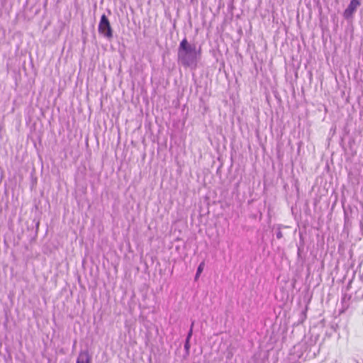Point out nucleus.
<instances>
[{
  "label": "nucleus",
  "instance_id": "nucleus-4",
  "mask_svg": "<svg viewBox=\"0 0 363 363\" xmlns=\"http://www.w3.org/2000/svg\"><path fill=\"white\" fill-rule=\"evenodd\" d=\"M91 356L87 350H81L77 359L76 363H91Z\"/></svg>",
  "mask_w": 363,
  "mask_h": 363
},
{
  "label": "nucleus",
  "instance_id": "nucleus-2",
  "mask_svg": "<svg viewBox=\"0 0 363 363\" xmlns=\"http://www.w3.org/2000/svg\"><path fill=\"white\" fill-rule=\"evenodd\" d=\"M98 31L100 35H103L108 40H111L113 37V28L108 17L105 14L101 16L98 26Z\"/></svg>",
  "mask_w": 363,
  "mask_h": 363
},
{
  "label": "nucleus",
  "instance_id": "nucleus-10",
  "mask_svg": "<svg viewBox=\"0 0 363 363\" xmlns=\"http://www.w3.org/2000/svg\"><path fill=\"white\" fill-rule=\"evenodd\" d=\"M351 298V295L350 294H343V296L342 298V302H345L346 301H350Z\"/></svg>",
  "mask_w": 363,
  "mask_h": 363
},
{
  "label": "nucleus",
  "instance_id": "nucleus-1",
  "mask_svg": "<svg viewBox=\"0 0 363 363\" xmlns=\"http://www.w3.org/2000/svg\"><path fill=\"white\" fill-rule=\"evenodd\" d=\"M201 57V48H196L184 38L179 43L177 50V61L184 67L195 69Z\"/></svg>",
  "mask_w": 363,
  "mask_h": 363
},
{
  "label": "nucleus",
  "instance_id": "nucleus-12",
  "mask_svg": "<svg viewBox=\"0 0 363 363\" xmlns=\"http://www.w3.org/2000/svg\"><path fill=\"white\" fill-rule=\"evenodd\" d=\"M189 354H190V351L186 352V350H184V354L183 355V359H186L189 356Z\"/></svg>",
  "mask_w": 363,
  "mask_h": 363
},
{
  "label": "nucleus",
  "instance_id": "nucleus-5",
  "mask_svg": "<svg viewBox=\"0 0 363 363\" xmlns=\"http://www.w3.org/2000/svg\"><path fill=\"white\" fill-rule=\"evenodd\" d=\"M204 265H205L204 262H202L198 266L197 269H196V275H195V279H197L199 277L201 273L203 270Z\"/></svg>",
  "mask_w": 363,
  "mask_h": 363
},
{
  "label": "nucleus",
  "instance_id": "nucleus-3",
  "mask_svg": "<svg viewBox=\"0 0 363 363\" xmlns=\"http://www.w3.org/2000/svg\"><path fill=\"white\" fill-rule=\"evenodd\" d=\"M361 2L359 0H351L347 9L343 12V16L345 19L348 20L352 18L357 9L360 6Z\"/></svg>",
  "mask_w": 363,
  "mask_h": 363
},
{
  "label": "nucleus",
  "instance_id": "nucleus-6",
  "mask_svg": "<svg viewBox=\"0 0 363 363\" xmlns=\"http://www.w3.org/2000/svg\"><path fill=\"white\" fill-rule=\"evenodd\" d=\"M281 225H278L277 230L276 231V237L277 239H281L283 238V233L281 232Z\"/></svg>",
  "mask_w": 363,
  "mask_h": 363
},
{
  "label": "nucleus",
  "instance_id": "nucleus-11",
  "mask_svg": "<svg viewBox=\"0 0 363 363\" xmlns=\"http://www.w3.org/2000/svg\"><path fill=\"white\" fill-rule=\"evenodd\" d=\"M33 222L35 224V229H36V233H37L38 230V228H39L40 220H36V219H33Z\"/></svg>",
  "mask_w": 363,
  "mask_h": 363
},
{
  "label": "nucleus",
  "instance_id": "nucleus-13",
  "mask_svg": "<svg viewBox=\"0 0 363 363\" xmlns=\"http://www.w3.org/2000/svg\"><path fill=\"white\" fill-rule=\"evenodd\" d=\"M301 315H302V316H303V319H305V318H306V311H303V312L301 313Z\"/></svg>",
  "mask_w": 363,
  "mask_h": 363
},
{
  "label": "nucleus",
  "instance_id": "nucleus-7",
  "mask_svg": "<svg viewBox=\"0 0 363 363\" xmlns=\"http://www.w3.org/2000/svg\"><path fill=\"white\" fill-rule=\"evenodd\" d=\"M300 240L301 241V244L298 246V250H297V255L298 257H301V253L302 250H303V240L302 239L301 235L300 236Z\"/></svg>",
  "mask_w": 363,
  "mask_h": 363
},
{
  "label": "nucleus",
  "instance_id": "nucleus-9",
  "mask_svg": "<svg viewBox=\"0 0 363 363\" xmlns=\"http://www.w3.org/2000/svg\"><path fill=\"white\" fill-rule=\"evenodd\" d=\"M190 347H191L190 340H185L184 345V350H186V352L190 351Z\"/></svg>",
  "mask_w": 363,
  "mask_h": 363
},
{
  "label": "nucleus",
  "instance_id": "nucleus-8",
  "mask_svg": "<svg viewBox=\"0 0 363 363\" xmlns=\"http://www.w3.org/2000/svg\"><path fill=\"white\" fill-rule=\"evenodd\" d=\"M194 323L192 322L191 326H190V329L187 333V335L186 337V339L185 340H191V338L192 337V335H193V327H194Z\"/></svg>",
  "mask_w": 363,
  "mask_h": 363
},
{
  "label": "nucleus",
  "instance_id": "nucleus-14",
  "mask_svg": "<svg viewBox=\"0 0 363 363\" xmlns=\"http://www.w3.org/2000/svg\"><path fill=\"white\" fill-rule=\"evenodd\" d=\"M352 284V280L349 281V283L347 284V290H349L350 287V285Z\"/></svg>",
  "mask_w": 363,
  "mask_h": 363
}]
</instances>
